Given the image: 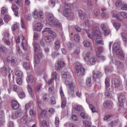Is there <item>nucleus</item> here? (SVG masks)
Returning a JSON list of instances; mask_svg holds the SVG:
<instances>
[{
    "label": "nucleus",
    "mask_w": 127,
    "mask_h": 127,
    "mask_svg": "<svg viewBox=\"0 0 127 127\" xmlns=\"http://www.w3.org/2000/svg\"><path fill=\"white\" fill-rule=\"evenodd\" d=\"M48 19L49 21L52 23H53L54 21V18L53 15L50 13H49L48 15Z\"/></svg>",
    "instance_id": "obj_26"
},
{
    "label": "nucleus",
    "mask_w": 127,
    "mask_h": 127,
    "mask_svg": "<svg viewBox=\"0 0 127 127\" xmlns=\"http://www.w3.org/2000/svg\"><path fill=\"white\" fill-rule=\"evenodd\" d=\"M116 65H117V68L119 69L123 68L124 66L123 63L120 61H118L116 63Z\"/></svg>",
    "instance_id": "obj_22"
},
{
    "label": "nucleus",
    "mask_w": 127,
    "mask_h": 127,
    "mask_svg": "<svg viewBox=\"0 0 127 127\" xmlns=\"http://www.w3.org/2000/svg\"><path fill=\"white\" fill-rule=\"evenodd\" d=\"M22 42L21 43V45L23 49L25 50L27 49V42L24 39H22Z\"/></svg>",
    "instance_id": "obj_18"
},
{
    "label": "nucleus",
    "mask_w": 127,
    "mask_h": 127,
    "mask_svg": "<svg viewBox=\"0 0 127 127\" xmlns=\"http://www.w3.org/2000/svg\"><path fill=\"white\" fill-rule=\"evenodd\" d=\"M120 15L125 18H127V13L123 12H120Z\"/></svg>",
    "instance_id": "obj_52"
},
{
    "label": "nucleus",
    "mask_w": 127,
    "mask_h": 127,
    "mask_svg": "<svg viewBox=\"0 0 127 127\" xmlns=\"http://www.w3.org/2000/svg\"><path fill=\"white\" fill-rule=\"evenodd\" d=\"M113 86L115 88H118L120 87L121 85L120 81L117 79H113L112 80Z\"/></svg>",
    "instance_id": "obj_6"
},
{
    "label": "nucleus",
    "mask_w": 127,
    "mask_h": 127,
    "mask_svg": "<svg viewBox=\"0 0 127 127\" xmlns=\"http://www.w3.org/2000/svg\"><path fill=\"white\" fill-rule=\"evenodd\" d=\"M124 4L121 0H117L115 3V5L117 7H120Z\"/></svg>",
    "instance_id": "obj_28"
},
{
    "label": "nucleus",
    "mask_w": 127,
    "mask_h": 127,
    "mask_svg": "<svg viewBox=\"0 0 127 127\" xmlns=\"http://www.w3.org/2000/svg\"><path fill=\"white\" fill-rule=\"evenodd\" d=\"M4 19L5 21L6 22H7L8 21L11 20L10 17L7 15H5Z\"/></svg>",
    "instance_id": "obj_49"
},
{
    "label": "nucleus",
    "mask_w": 127,
    "mask_h": 127,
    "mask_svg": "<svg viewBox=\"0 0 127 127\" xmlns=\"http://www.w3.org/2000/svg\"><path fill=\"white\" fill-rule=\"evenodd\" d=\"M34 29L35 30L38 31H40L42 29V26L41 23L37 22L35 25Z\"/></svg>",
    "instance_id": "obj_12"
},
{
    "label": "nucleus",
    "mask_w": 127,
    "mask_h": 127,
    "mask_svg": "<svg viewBox=\"0 0 127 127\" xmlns=\"http://www.w3.org/2000/svg\"><path fill=\"white\" fill-rule=\"evenodd\" d=\"M19 24H15L13 25L11 27L12 30L13 31H14L16 30L18 27Z\"/></svg>",
    "instance_id": "obj_39"
},
{
    "label": "nucleus",
    "mask_w": 127,
    "mask_h": 127,
    "mask_svg": "<svg viewBox=\"0 0 127 127\" xmlns=\"http://www.w3.org/2000/svg\"><path fill=\"white\" fill-rule=\"evenodd\" d=\"M90 63L92 65L95 64V59L93 58H92L90 59Z\"/></svg>",
    "instance_id": "obj_63"
},
{
    "label": "nucleus",
    "mask_w": 127,
    "mask_h": 127,
    "mask_svg": "<svg viewBox=\"0 0 127 127\" xmlns=\"http://www.w3.org/2000/svg\"><path fill=\"white\" fill-rule=\"evenodd\" d=\"M78 13L79 17L81 19H84V15L83 12L82 10H79Z\"/></svg>",
    "instance_id": "obj_30"
},
{
    "label": "nucleus",
    "mask_w": 127,
    "mask_h": 127,
    "mask_svg": "<svg viewBox=\"0 0 127 127\" xmlns=\"http://www.w3.org/2000/svg\"><path fill=\"white\" fill-rule=\"evenodd\" d=\"M74 40L76 42H79L80 40V37L79 35L78 34L75 35L74 37Z\"/></svg>",
    "instance_id": "obj_56"
},
{
    "label": "nucleus",
    "mask_w": 127,
    "mask_h": 127,
    "mask_svg": "<svg viewBox=\"0 0 127 127\" xmlns=\"http://www.w3.org/2000/svg\"><path fill=\"white\" fill-rule=\"evenodd\" d=\"M15 75L20 78H21L22 76L23 73L20 71L17 70L15 72Z\"/></svg>",
    "instance_id": "obj_29"
},
{
    "label": "nucleus",
    "mask_w": 127,
    "mask_h": 127,
    "mask_svg": "<svg viewBox=\"0 0 127 127\" xmlns=\"http://www.w3.org/2000/svg\"><path fill=\"white\" fill-rule=\"evenodd\" d=\"M33 47L35 52H39L40 53H41V51L40 50V48L38 43H34Z\"/></svg>",
    "instance_id": "obj_15"
},
{
    "label": "nucleus",
    "mask_w": 127,
    "mask_h": 127,
    "mask_svg": "<svg viewBox=\"0 0 127 127\" xmlns=\"http://www.w3.org/2000/svg\"><path fill=\"white\" fill-rule=\"evenodd\" d=\"M0 51L2 52H6L7 49L4 47L1 46L0 47Z\"/></svg>",
    "instance_id": "obj_59"
},
{
    "label": "nucleus",
    "mask_w": 127,
    "mask_h": 127,
    "mask_svg": "<svg viewBox=\"0 0 127 127\" xmlns=\"http://www.w3.org/2000/svg\"><path fill=\"white\" fill-rule=\"evenodd\" d=\"M29 114L30 115L33 117L35 116L36 113L35 111H33L32 110H30L29 111Z\"/></svg>",
    "instance_id": "obj_54"
},
{
    "label": "nucleus",
    "mask_w": 127,
    "mask_h": 127,
    "mask_svg": "<svg viewBox=\"0 0 127 127\" xmlns=\"http://www.w3.org/2000/svg\"><path fill=\"white\" fill-rule=\"evenodd\" d=\"M28 120V116L24 115L22 117L20 120L21 122L23 124H26Z\"/></svg>",
    "instance_id": "obj_19"
},
{
    "label": "nucleus",
    "mask_w": 127,
    "mask_h": 127,
    "mask_svg": "<svg viewBox=\"0 0 127 127\" xmlns=\"http://www.w3.org/2000/svg\"><path fill=\"white\" fill-rule=\"evenodd\" d=\"M12 9L14 13V15L15 16H17L18 13V8L17 6L15 5H13L12 4Z\"/></svg>",
    "instance_id": "obj_11"
},
{
    "label": "nucleus",
    "mask_w": 127,
    "mask_h": 127,
    "mask_svg": "<svg viewBox=\"0 0 127 127\" xmlns=\"http://www.w3.org/2000/svg\"><path fill=\"white\" fill-rule=\"evenodd\" d=\"M54 88L53 87L51 86L49 89V93L51 94H53L54 93Z\"/></svg>",
    "instance_id": "obj_43"
},
{
    "label": "nucleus",
    "mask_w": 127,
    "mask_h": 127,
    "mask_svg": "<svg viewBox=\"0 0 127 127\" xmlns=\"http://www.w3.org/2000/svg\"><path fill=\"white\" fill-rule=\"evenodd\" d=\"M49 33L50 34L49 36H51L52 38H55L56 36V35L55 33L52 31H51Z\"/></svg>",
    "instance_id": "obj_53"
},
{
    "label": "nucleus",
    "mask_w": 127,
    "mask_h": 127,
    "mask_svg": "<svg viewBox=\"0 0 127 127\" xmlns=\"http://www.w3.org/2000/svg\"><path fill=\"white\" fill-rule=\"evenodd\" d=\"M62 77L63 78H66L65 81V84L66 85H68L69 83V79L70 77V76L69 73L67 71L62 73Z\"/></svg>",
    "instance_id": "obj_4"
},
{
    "label": "nucleus",
    "mask_w": 127,
    "mask_h": 127,
    "mask_svg": "<svg viewBox=\"0 0 127 127\" xmlns=\"http://www.w3.org/2000/svg\"><path fill=\"white\" fill-rule=\"evenodd\" d=\"M75 73L76 74L78 81L80 85H82L83 83V80L79 77V76L84 75L85 69L80 64H76L75 66Z\"/></svg>",
    "instance_id": "obj_1"
},
{
    "label": "nucleus",
    "mask_w": 127,
    "mask_h": 127,
    "mask_svg": "<svg viewBox=\"0 0 127 127\" xmlns=\"http://www.w3.org/2000/svg\"><path fill=\"white\" fill-rule=\"evenodd\" d=\"M23 111L21 110H17L15 112V115L16 118L20 117L22 115Z\"/></svg>",
    "instance_id": "obj_20"
},
{
    "label": "nucleus",
    "mask_w": 127,
    "mask_h": 127,
    "mask_svg": "<svg viewBox=\"0 0 127 127\" xmlns=\"http://www.w3.org/2000/svg\"><path fill=\"white\" fill-rule=\"evenodd\" d=\"M69 84L66 85H67L68 88L72 92L75 89V84L73 83H71L70 85H69Z\"/></svg>",
    "instance_id": "obj_17"
},
{
    "label": "nucleus",
    "mask_w": 127,
    "mask_h": 127,
    "mask_svg": "<svg viewBox=\"0 0 127 127\" xmlns=\"http://www.w3.org/2000/svg\"><path fill=\"white\" fill-rule=\"evenodd\" d=\"M121 34L123 40L125 42V43L126 44L127 40V34L124 32H122Z\"/></svg>",
    "instance_id": "obj_24"
},
{
    "label": "nucleus",
    "mask_w": 127,
    "mask_h": 127,
    "mask_svg": "<svg viewBox=\"0 0 127 127\" xmlns=\"http://www.w3.org/2000/svg\"><path fill=\"white\" fill-rule=\"evenodd\" d=\"M96 44L103 45L104 44L103 41L102 40H99L96 39Z\"/></svg>",
    "instance_id": "obj_57"
},
{
    "label": "nucleus",
    "mask_w": 127,
    "mask_h": 127,
    "mask_svg": "<svg viewBox=\"0 0 127 127\" xmlns=\"http://www.w3.org/2000/svg\"><path fill=\"white\" fill-rule=\"evenodd\" d=\"M90 54V53L88 52L86 54L85 56L84 57V59L85 61H87L88 60Z\"/></svg>",
    "instance_id": "obj_47"
},
{
    "label": "nucleus",
    "mask_w": 127,
    "mask_h": 127,
    "mask_svg": "<svg viewBox=\"0 0 127 127\" xmlns=\"http://www.w3.org/2000/svg\"><path fill=\"white\" fill-rule=\"evenodd\" d=\"M18 95L20 98H23L25 97V94L24 92H20L19 93Z\"/></svg>",
    "instance_id": "obj_38"
},
{
    "label": "nucleus",
    "mask_w": 127,
    "mask_h": 127,
    "mask_svg": "<svg viewBox=\"0 0 127 127\" xmlns=\"http://www.w3.org/2000/svg\"><path fill=\"white\" fill-rule=\"evenodd\" d=\"M45 41L47 43H49L52 41V38L50 36L45 37L44 38Z\"/></svg>",
    "instance_id": "obj_33"
},
{
    "label": "nucleus",
    "mask_w": 127,
    "mask_h": 127,
    "mask_svg": "<svg viewBox=\"0 0 127 127\" xmlns=\"http://www.w3.org/2000/svg\"><path fill=\"white\" fill-rule=\"evenodd\" d=\"M9 34L8 33L6 32L4 34L2 40H8L9 38Z\"/></svg>",
    "instance_id": "obj_34"
},
{
    "label": "nucleus",
    "mask_w": 127,
    "mask_h": 127,
    "mask_svg": "<svg viewBox=\"0 0 127 127\" xmlns=\"http://www.w3.org/2000/svg\"><path fill=\"white\" fill-rule=\"evenodd\" d=\"M75 109L77 111H81L82 110V108L81 106H75Z\"/></svg>",
    "instance_id": "obj_61"
},
{
    "label": "nucleus",
    "mask_w": 127,
    "mask_h": 127,
    "mask_svg": "<svg viewBox=\"0 0 127 127\" xmlns=\"http://www.w3.org/2000/svg\"><path fill=\"white\" fill-rule=\"evenodd\" d=\"M38 15L39 16V17H40L42 18H43L44 17L43 13L41 12H38Z\"/></svg>",
    "instance_id": "obj_62"
},
{
    "label": "nucleus",
    "mask_w": 127,
    "mask_h": 127,
    "mask_svg": "<svg viewBox=\"0 0 127 127\" xmlns=\"http://www.w3.org/2000/svg\"><path fill=\"white\" fill-rule=\"evenodd\" d=\"M66 64L62 61H60L58 63L57 65H56V69L58 70L65 66Z\"/></svg>",
    "instance_id": "obj_8"
},
{
    "label": "nucleus",
    "mask_w": 127,
    "mask_h": 127,
    "mask_svg": "<svg viewBox=\"0 0 127 127\" xmlns=\"http://www.w3.org/2000/svg\"><path fill=\"white\" fill-rule=\"evenodd\" d=\"M24 39V37L23 36H19L16 40V42L17 43H18L20 42V40Z\"/></svg>",
    "instance_id": "obj_55"
},
{
    "label": "nucleus",
    "mask_w": 127,
    "mask_h": 127,
    "mask_svg": "<svg viewBox=\"0 0 127 127\" xmlns=\"http://www.w3.org/2000/svg\"><path fill=\"white\" fill-rule=\"evenodd\" d=\"M32 105V104L31 103H29L26 104L25 105V109L26 110L30 108Z\"/></svg>",
    "instance_id": "obj_44"
},
{
    "label": "nucleus",
    "mask_w": 127,
    "mask_h": 127,
    "mask_svg": "<svg viewBox=\"0 0 127 127\" xmlns=\"http://www.w3.org/2000/svg\"><path fill=\"white\" fill-rule=\"evenodd\" d=\"M11 106L14 109H17L19 107L18 103L15 100H12L11 102Z\"/></svg>",
    "instance_id": "obj_10"
},
{
    "label": "nucleus",
    "mask_w": 127,
    "mask_h": 127,
    "mask_svg": "<svg viewBox=\"0 0 127 127\" xmlns=\"http://www.w3.org/2000/svg\"><path fill=\"white\" fill-rule=\"evenodd\" d=\"M93 23H94L93 22L90 21V22H89V20L87 19L86 21L85 22L84 24L86 26L88 27L90 26H92L93 24H92Z\"/></svg>",
    "instance_id": "obj_35"
},
{
    "label": "nucleus",
    "mask_w": 127,
    "mask_h": 127,
    "mask_svg": "<svg viewBox=\"0 0 127 127\" xmlns=\"http://www.w3.org/2000/svg\"><path fill=\"white\" fill-rule=\"evenodd\" d=\"M42 85L41 83H38L37 84L36 90L37 92H39L40 90L41 87Z\"/></svg>",
    "instance_id": "obj_36"
},
{
    "label": "nucleus",
    "mask_w": 127,
    "mask_h": 127,
    "mask_svg": "<svg viewBox=\"0 0 127 127\" xmlns=\"http://www.w3.org/2000/svg\"><path fill=\"white\" fill-rule=\"evenodd\" d=\"M112 17H114L116 18L120 21H122V19L120 18V17L119 16V15H118L117 14H115L114 13H113L112 15Z\"/></svg>",
    "instance_id": "obj_42"
},
{
    "label": "nucleus",
    "mask_w": 127,
    "mask_h": 127,
    "mask_svg": "<svg viewBox=\"0 0 127 127\" xmlns=\"http://www.w3.org/2000/svg\"><path fill=\"white\" fill-rule=\"evenodd\" d=\"M89 106L92 112H97V109L92 104H89Z\"/></svg>",
    "instance_id": "obj_31"
},
{
    "label": "nucleus",
    "mask_w": 127,
    "mask_h": 127,
    "mask_svg": "<svg viewBox=\"0 0 127 127\" xmlns=\"http://www.w3.org/2000/svg\"><path fill=\"white\" fill-rule=\"evenodd\" d=\"M23 66L24 67L27 69L29 70L30 68V64L29 62L28 63H24Z\"/></svg>",
    "instance_id": "obj_40"
},
{
    "label": "nucleus",
    "mask_w": 127,
    "mask_h": 127,
    "mask_svg": "<svg viewBox=\"0 0 127 127\" xmlns=\"http://www.w3.org/2000/svg\"><path fill=\"white\" fill-rule=\"evenodd\" d=\"M91 79L90 78H88L86 80V85L88 87H90L92 85Z\"/></svg>",
    "instance_id": "obj_27"
},
{
    "label": "nucleus",
    "mask_w": 127,
    "mask_h": 127,
    "mask_svg": "<svg viewBox=\"0 0 127 127\" xmlns=\"http://www.w3.org/2000/svg\"><path fill=\"white\" fill-rule=\"evenodd\" d=\"M54 44L56 49L58 50L60 48L61 44L60 41L58 40H56Z\"/></svg>",
    "instance_id": "obj_25"
},
{
    "label": "nucleus",
    "mask_w": 127,
    "mask_h": 127,
    "mask_svg": "<svg viewBox=\"0 0 127 127\" xmlns=\"http://www.w3.org/2000/svg\"><path fill=\"white\" fill-rule=\"evenodd\" d=\"M32 15L33 17L35 19H36L38 17H39V16L38 15V12L36 11H34Z\"/></svg>",
    "instance_id": "obj_51"
},
{
    "label": "nucleus",
    "mask_w": 127,
    "mask_h": 127,
    "mask_svg": "<svg viewBox=\"0 0 127 127\" xmlns=\"http://www.w3.org/2000/svg\"><path fill=\"white\" fill-rule=\"evenodd\" d=\"M113 49L118 55L124 57V56L120 47V44L118 43H115L113 45Z\"/></svg>",
    "instance_id": "obj_3"
},
{
    "label": "nucleus",
    "mask_w": 127,
    "mask_h": 127,
    "mask_svg": "<svg viewBox=\"0 0 127 127\" xmlns=\"http://www.w3.org/2000/svg\"><path fill=\"white\" fill-rule=\"evenodd\" d=\"M119 102L120 103L124 102L125 100V96L123 95H120L118 97Z\"/></svg>",
    "instance_id": "obj_23"
},
{
    "label": "nucleus",
    "mask_w": 127,
    "mask_h": 127,
    "mask_svg": "<svg viewBox=\"0 0 127 127\" xmlns=\"http://www.w3.org/2000/svg\"><path fill=\"white\" fill-rule=\"evenodd\" d=\"M42 55L41 53H38L37 55H35L34 57V61L36 63H37L39 62Z\"/></svg>",
    "instance_id": "obj_16"
},
{
    "label": "nucleus",
    "mask_w": 127,
    "mask_h": 127,
    "mask_svg": "<svg viewBox=\"0 0 127 127\" xmlns=\"http://www.w3.org/2000/svg\"><path fill=\"white\" fill-rule=\"evenodd\" d=\"M28 83H32L33 81V78L32 75H30L28 76L26 79Z\"/></svg>",
    "instance_id": "obj_32"
},
{
    "label": "nucleus",
    "mask_w": 127,
    "mask_h": 127,
    "mask_svg": "<svg viewBox=\"0 0 127 127\" xmlns=\"http://www.w3.org/2000/svg\"><path fill=\"white\" fill-rule=\"evenodd\" d=\"M55 0H50L49 1V4L52 7H54L55 5Z\"/></svg>",
    "instance_id": "obj_46"
},
{
    "label": "nucleus",
    "mask_w": 127,
    "mask_h": 127,
    "mask_svg": "<svg viewBox=\"0 0 127 127\" xmlns=\"http://www.w3.org/2000/svg\"><path fill=\"white\" fill-rule=\"evenodd\" d=\"M104 95L105 96L108 98H111L112 97V95L111 94L108 92L106 91V90H105Z\"/></svg>",
    "instance_id": "obj_45"
},
{
    "label": "nucleus",
    "mask_w": 127,
    "mask_h": 127,
    "mask_svg": "<svg viewBox=\"0 0 127 127\" xmlns=\"http://www.w3.org/2000/svg\"><path fill=\"white\" fill-rule=\"evenodd\" d=\"M94 14L95 16H97L100 14L99 11V10L95 9L94 10Z\"/></svg>",
    "instance_id": "obj_58"
},
{
    "label": "nucleus",
    "mask_w": 127,
    "mask_h": 127,
    "mask_svg": "<svg viewBox=\"0 0 127 127\" xmlns=\"http://www.w3.org/2000/svg\"><path fill=\"white\" fill-rule=\"evenodd\" d=\"M80 51V50L79 48H77L75 50L73 54L76 55H78L79 54Z\"/></svg>",
    "instance_id": "obj_64"
},
{
    "label": "nucleus",
    "mask_w": 127,
    "mask_h": 127,
    "mask_svg": "<svg viewBox=\"0 0 127 127\" xmlns=\"http://www.w3.org/2000/svg\"><path fill=\"white\" fill-rule=\"evenodd\" d=\"M92 36L93 37H94L95 36L96 37L100 36V32L97 30H95L92 33Z\"/></svg>",
    "instance_id": "obj_21"
},
{
    "label": "nucleus",
    "mask_w": 127,
    "mask_h": 127,
    "mask_svg": "<svg viewBox=\"0 0 127 127\" xmlns=\"http://www.w3.org/2000/svg\"><path fill=\"white\" fill-rule=\"evenodd\" d=\"M102 75L101 73L100 72L97 71L95 73H93V78L95 79L98 78V79L99 77Z\"/></svg>",
    "instance_id": "obj_13"
},
{
    "label": "nucleus",
    "mask_w": 127,
    "mask_h": 127,
    "mask_svg": "<svg viewBox=\"0 0 127 127\" xmlns=\"http://www.w3.org/2000/svg\"><path fill=\"white\" fill-rule=\"evenodd\" d=\"M65 11L64 12V16L69 20H72L74 19V15L71 12L70 5L68 4H65Z\"/></svg>",
    "instance_id": "obj_2"
},
{
    "label": "nucleus",
    "mask_w": 127,
    "mask_h": 127,
    "mask_svg": "<svg viewBox=\"0 0 127 127\" xmlns=\"http://www.w3.org/2000/svg\"><path fill=\"white\" fill-rule=\"evenodd\" d=\"M113 25L117 30H118L120 28L121 26L120 24L116 23H113Z\"/></svg>",
    "instance_id": "obj_48"
},
{
    "label": "nucleus",
    "mask_w": 127,
    "mask_h": 127,
    "mask_svg": "<svg viewBox=\"0 0 127 127\" xmlns=\"http://www.w3.org/2000/svg\"><path fill=\"white\" fill-rule=\"evenodd\" d=\"M51 102L52 104H55L56 103L55 98L54 96H52L51 98Z\"/></svg>",
    "instance_id": "obj_60"
},
{
    "label": "nucleus",
    "mask_w": 127,
    "mask_h": 127,
    "mask_svg": "<svg viewBox=\"0 0 127 127\" xmlns=\"http://www.w3.org/2000/svg\"><path fill=\"white\" fill-rule=\"evenodd\" d=\"M7 61L8 62H9L12 64H14L16 63L17 59L16 58L14 57L9 56L7 57Z\"/></svg>",
    "instance_id": "obj_9"
},
{
    "label": "nucleus",
    "mask_w": 127,
    "mask_h": 127,
    "mask_svg": "<svg viewBox=\"0 0 127 127\" xmlns=\"http://www.w3.org/2000/svg\"><path fill=\"white\" fill-rule=\"evenodd\" d=\"M110 80L109 78H106L105 80V84L106 85L105 90L107 91L110 92H111V90L112 88H108V87H109L110 86Z\"/></svg>",
    "instance_id": "obj_7"
},
{
    "label": "nucleus",
    "mask_w": 127,
    "mask_h": 127,
    "mask_svg": "<svg viewBox=\"0 0 127 127\" xmlns=\"http://www.w3.org/2000/svg\"><path fill=\"white\" fill-rule=\"evenodd\" d=\"M49 96L48 94H45L43 95V98L45 101H47L49 100Z\"/></svg>",
    "instance_id": "obj_41"
},
{
    "label": "nucleus",
    "mask_w": 127,
    "mask_h": 127,
    "mask_svg": "<svg viewBox=\"0 0 127 127\" xmlns=\"http://www.w3.org/2000/svg\"><path fill=\"white\" fill-rule=\"evenodd\" d=\"M58 74L56 72H54L52 73V78L54 80L55 79H56L57 78Z\"/></svg>",
    "instance_id": "obj_50"
},
{
    "label": "nucleus",
    "mask_w": 127,
    "mask_h": 127,
    "mask_svg": "<svg viewBox=\"0 0 127 127\" xmlns=\"http://www.w3.org/2000/svg\"><path fill=\"white\" fill-rule=\"evenodd\" d=\"M10 71L11 72L12 70L8 67H3L1 69V71L2 72H4L6 73V75H7L9 78H10Z\"/></svg>",
    "instance_id": "obj_5"
},
{
    "label": "nucleus",
    "mask_w": 127,
    "mask_h": 127,
    "mask_svg": "<svg viewBox=\"0 0 127 127\" xmlns=\"http://www.w3.org/2000/svg\"><path fill=\"white\" fill-rule=\"evenodd\" d=\"M83 123L84 127H96L92 126L91 123L89 121L84 120L83 121Z\"/></svg>",
    "instance_id": "obj_14"
},
{
    "label": "nucleus",
    "mask_w": 127,
    "mask_h": 127,
    "mask_svg": "<svg viewBox=\"0 0 127 127\" xmlns=\"http://www.w3.org/2000/svg\"><path fill=\"white\" fill-rule=\"evenodd\" d=\"M83 44L84 46L85 47H89L90 45V43L87 40L84 41L83 42Z\"/></svg>",
    "instance_id": "obj_37"
}]
</instances>
